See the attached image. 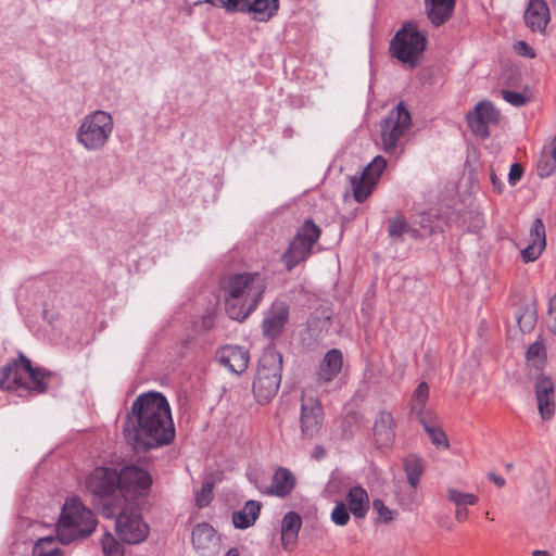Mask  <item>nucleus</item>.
Returning <instances> with one entry per match:
<instances>
[{
	"label": "nucleus",
	"instance_id": "obj_1",
	"mask_svg": "<svg viewBox=\"0 0 556 556\" xmlns=\"http://www.w3.org/2000/svg\"><path fill=\"white\" fill-rule=\"evenodd\" d=\"M123 434L136 453L170 444L175 439V427L167 399L154 391L138 395L126 414Z\"/></svg>",
	"mask_w": 556,
	"mask_h": 556
},
{
	"label": "nucleus",
	"instance_id": "obj_2",
	"mask_svg": "<svg viewBox=\"0 0 556 556\" xmlns=\"http://www.w3.org/2000/svg\"><path fill=\"white\" fill-rule=\"evenodd\" d=\"M223 291L227 315L242 321L261 302L265 282L258 273L233 274L223 280Z\"/></svg>",
	"mask_w": 556,
	"mask_h": 556
},
{
	"label": "nucleus",
	"instance_id": "obj_3",
	"mask_svg": "<svg viewBox=\"0 0 556 556\" xmlns=\"http://www.w3.org/2000/svg\"><path fill=\"white\" fill-rule=\"evenodd\" d=\"M51 372L33 367L31 362L23 353H18L17 359L8 362L0 371V389L4 391H17L25 389L43 393L48 389Z\"/></svg>",
	"mask_w": 556,
	"mask_h": 556
},
{
	"label": "nucleus",
	"instance_id": "obj_4",
	"mask_svg": "<svg viewBox=\"0 0 556 556\" xmlns=\"http://www.w3.org/2000/svg\"><path fill=\"white\" fill-rule=\"evenodd\" d=\"M97 523L92 510L80 498L72 497L62 507L55 532L62 544H70L91 535Z\"/></svg>",
	"mask_w": 556,
	"mask_h": 556
},
{
	"label": "nucleus",
	"instance_id": "obj_5",
	"mask_svg": "<svg viewBox=\"0 0 556 556\" xmlns=\"http://www.w3.org/2000/svg\"><path fill=\"white\" fill-rule=\"evenodd\" d=\"M119 478L118 470L109 467H97L87 478V489L106 518L115 517L122 504Z\"/></svg>",
	"mask_w": 556,
	"mask_h": 556
},
{
	"label": "nucleus",
	"instance_id": "obj_6",
	"mask_svg": "<svg viewBox=\"0 0 556 556\" xmlns=\"http://www.w3.org/2000/svg\"><path fill=\"white\" fill-rule=\"evenodd\" d=\"M282 356L274 348L264 350L253 381V393L261 404L268 403L278 392L281 382Z\"/></svg>",
	"mask_w": 556,
	"mask_h": 556
},
{
	"label": "nucleus",
	"instance_id": "obj_7",
	"mask_svg": "<svg viewBox=\"0 0 556 556\" xmlns=\"http://www.w3.org/2000/svg\"><path fill=\"white\" fill-rule=\"evenodd\" d=\"M113 128L111 114L97 110L83 118L76 132V140L88 151H99L109 142Z\"/></svg>",
	"mask_w": 556,
	"mask_h": 556
},
{
	"label": "nucleus",
	"instance_id": "obj_8",
	"mask_svg": "<svg viewBox=\"0 0 556 556\" xmlns=\"http://www.w3.org/2000/svg\"><path fill=\"white\" fill-rule=\"evenodd\" d=\"M320 233V228L312 219L304 222L281 256V261L285 263L288 271H291L298 264L311 255L312 249L318 241Z\"/></svg>",
	"mask_w": 556,
	"mask_h": 556
},
{
	"label": "nucleus",
	"instance_id": "obj_9",
	"mask_svg": "<svg viewBox=\"0 0 556 556\" xmlns=\"http://www.w3.org/2000/svg\"><path fill=\"white\" fill-rule=\"evenodd\" d=\"M412 125L410 113L403 101H400L389 114L380 121V135L386 152L393 151Z\"/></svg>",
	"mask_w": 556,
	"mask_h": 556
},
{
	"label": "nucleus",
	"instance_id": "obj_10",
	"mask_svg": "<svg viewBox=\"0 0 556 556\" xmlns=\"http://www.w3.org/2000/svg\"><path fill=\"white\" fill-rule=\"evenodd\" d=\"M116 531L118 536L129 544H138L146 540L149 527L142 520L138 506L129 503L121 508L116 516Z\"/></svg>",
	"mask_w": 556,
	"mask_h": 556
},
{
	"label": "nucleus",
	"instance_id": "obj_11",
	"mask_svg": "<svg viewBox=\"0 0 556 556\" xmlns=\"http://www.w3.org/2000/svg\"><path fill=\"white\" fill-rule=\"evenodd\" d=\"M390 55L410 68L417 64V23L406 22L390 41Z\"/></svg>",
	"mask_w": 556,
	"mask_h": 556
},
{
	"label": "nucleus",
	"instance_id": "obj_12",
	"mask_svg": "<svg viewBox=\"0 0 556 556\" xmlns=\"http://www.w3.org/2000/svg\"><path fill=\"white\" fill-rule=\"evenodd\" d=\"M386 166V159L378 155L363 169L359 175L351 177L350 182L353 197L356 202L363 203L368 199Z\"/></svg>",
	"mask_w": 556,
	"mask_h": 556
},
{
	"label": "nucleus",
	"instance_id": "obj_13",
	"mask_svg": "<svg viewBox=\"0 0 556 556\" xmlns=\"http://www.w3.org/2000/svg\"><path fill=\"white\" fill-rule=\"evenodd\" d=\"M324 409L312 390H304L301 399V433L304 439L314 438L321 429Z\"/></svg>",
	"mask_w": 556,
	"mask_h": 556
},
{
	"label": "nucleus",
	"instance_id": "obj_14",
	"mask_svg": "<svg viewBox=\"0 0 556 556\" xmlns=\"http://www.w3.org/2000/svg\"><path fill=\"white\" fill-rule=\"evenodd\" d=\"M501 121V112L489 100H482L467 113V123L471 132L485 139L490 136L489 127L497 125Z\"/></svg>",
	"mask_w": 556,
	"mask_h": 556
},
{
	"label": "nucleus",
	"instance_id": "obj_15",
	"mask_svg": "<svg viewBox=\"0 0 556 556\" xmlns=\"http://www.w3.org/2000/svg\"><path fill=\"white\" fill-rule=\"evenodd\" d=\"M121 484V501L128 497L143 496L150 489V473L137 466H126L118 471Z\"/></svg>",
	"mask_w": 556,
	"mask_h": 556
},
{
	"label": "nucleus",
	"instance_id": "obj_16",
	"mask_svg": "<svg viewBox=\"0 0 556 556\" xmlns=\"http://www.w3.org/2000/svg\"><path fill=\"white\" fill-rule=\"evenodd\" d=\"M288 320L289 306L282 301H275L263 319V334L270 340L279 338Z\"/></svg>",
	"mask_w": 556,
	"mask_h": 556
},
{
	"label": "nucleus",
	"instance_id": "obj_17",
	"mask_svg": "<svg viewBox=\"0 0 556 556\" xmlns=\"http://www.w3.org/2000/svg\"><path fill=\"white\" fill-rule=\"evenodd\" d=\"M538 410L543 420H549L555 415V386L551 378L539 377L534 384Z\"/></svg>",
	"mask_w": 556,
	"mask_h": 556
},
{
	"label": "nucleus",
	"instance_id": "obj_18",
	"mask_svg": "<svg viewBox=\"0 0 556 556\" xmlns=\"http://www.w3.org/2000/svg\"><path fill=\"white\" fill-rule=\"evenodd\" d=\"M343 366V353L339 349H331L327 351L320 361L316 380L319 386L328 384L339 376Z\"/></svg>",
	"mask_w": 556,
	"mask_h": 556
},
{
	"label": "nucleus",
	"instance_id": "obj_19",
	"mask_svg": "<svg viewBox=\"0 0 556 556\" xmlns=\"http://www.w3.org/2000/svg\"><path fill=\"white\" fill-rule=\"evenodd\" d=\"M419 425L422 426L425 433L437 450L450 448L448 438L438 416L419 409Z\"/></svg>",
	"mask_w": 556,
	"mask_h": 556
},
{
	"label": "nucleus",
	"instance_id": "obj_20",
	"mask_svg": "<svg viewBox=\"0 0 556 556\" xmlns=\"http://www.w3.org/2000/svg\"><path fill=\"white\" fill-rule=\"evenodd\" d=\"M191 539L194 548L200 552L202 556H212L218 549L216 531L206 522L198 523L193 528Z\"/></svg>",
	"mask_w": 556,
	"mask_h": 556
},
{
	"label": "nucleus",
	"instance_id": "obj_21",
	"mask_svg": "<svg viewBox=\"0 0 556 556\" xmlns=\"http://www.w3.org/2000/svg\"><path fill=\"white\" fill-rule=\"evenodd\" d=\"M217 358L231 372L241 374L248 368L250 355L244 348L226 345L218 350Z\"/></svg>",
	"mask_w": 556,
	"mask_h": 556
},
{
	"label": "nucleus",
	"instance_id": "obj_22",
	"mask_svg": "<svg viewBox=\"0 0 556 556\" xmlns=\"http://www.w3.org/2000/svg\"><path fill=\"white\" fill-rule=\"evenodd\" d=\"M525 23L532 31L544 33L551 21L549 8L545 0H530L525 11Z\"/></svg>",
	"mask_w": 556,
	"mask_h": 556
},
{
	"label": "nucleus",
	"instance_id": "obj_23",
	"mask_svg": "<svg viewBox=\"0 0 556 556\" xmlns=\"http://www.w3.org/2000/svg\"><path fill=\"white\" fill-rule=\"evenodd\" d=\"M546 245L545 227L540 218L534 219L530 228V242L521 250L522 260L534 262L543 252Z\"/></svg>",
	"mask_w": 556,
	"mask_h": 556
},
{
	"label": "nucleus",
	"instance_id": "obj_24",
	"mask_svg": "<svg viewBox=\"0 0 556 556\" xmlns=\"http://www.w3.org/2000/svg\"><path fill=\"white\" fill-rule=\"evenodd\" d=\"M278 8V0H240L238 12L252 13L255 21L267 22L277 13Z\"/></svg>",
	"mask_w": 556,
	"mask_h": 556
},
{
	"label": "nucleus",
	"instance_id": "obj_25",
	"mask_svg": "<svg viewBox=\"0 0 556 556\" xmlns=\"http://www.w3.org/2000/svg\"><path fill=\"white\" fill-rule=\"evenodd\" d=\"M355 519L366 518L370 509V498L366 489L362 485L351 486L344 502Z\"/></svg>",
	"mask_w": 556,
	"mask_h": 556
},
{
	"label": "nucleus",
	"instance_id": "obj_26",
	"mask_svg": "<svg viewBox=\"0 0 556 556\" xmlns=\"http://www.w3.org/2000/svg\"><path fill=\"white\" fill-rule=\"evenodd\" d=\"M456 0H425L428 20L434 26L447 22L454 12Z\"/></svg>",
	"mask_w": 556,
	"mask_h": 556
},
{
	"label": "nucleus",
	"instance_id": "obj_27",
	"mask_svg": "<svg viewBox=\"0 0 556 556\" xmlns=\"http://www.w3.org/2000/svg\"><path fill=\"white\" fill-rule=\"evenodd\" d=\"M394 419L391 413L381 412L374 425V438L379 447L389 446L394 439Z\"/></svg>",
	"mask_w": 556,
	"mask_h": 556
},
{
	"label": "nucleus",
	"instance_id": "obj_28",
	"mask_svg": "<svg viewBox=\"0 0 556 556\" xmlns=\"http://www.w3.org/2000/svg\"><path fill=\"white\" fill-rule=\"evenodd\" d=\"M302 526V518L295 511H289L281 521V541L286 549H290L296 542Z\"/></svg>",
	"mask_w": 556,
	"mask_h": 556
},
{
	"label": "nucleus",
	"instance_id": "obj_29",
	"mask_svg": "<svg viewBox=\"0 0 556 556\" xmlns=\"http://www.w3.org/2000/svg\"><path fill=\"white\" fill-rule=\"evenodd\" d=\"M294 486V475L287 468H279L273 476L271 484L267 493L286 497L293 491Z\"/></svg>",
	"mask_w": 556,
	"mask_h": 556
},
{
	"label": "nucleus",
	"instance_id": "obj_30",
	"mask_svg": "<svg viewBox=\"0 0 556 556\" xmlns=\"http://www.w3.org/2000/svg\"><path fill=\"white\" fill-rule=\"evenodd\" d=\"M262 504L257 501H248L242 509L232 513V523L237 529L252 527L260 516Z\"/></svg>",
	"mask_w": 556,
	"mask_h": 556
},
{
	"label": "nucleus",
	"instance_id": "obj_31",
	"mask_svg": "<svg viewBox=\"0 0 556 556\" xmlns=\"http://www.w3.org/2000/svg\"><path fill=\"white\" fill-rule=\"evenodd\" d=\"M59 544H62L58 539V534L55 536L48 535L40 538L36 541L33 546L31 556H63L62 549L59 547Z\"/></svg>",
	"mask_w": 556,
	"mask_h": 556
},
{
	"label": "nucleus",
	"instance_id": "obj_32",
	"mask_svg": "<svg viewBox=\"0 0 556 556\" xmlns=\"http://www.w3.org/2000/svg\"><path fill=\"white\" fill-rule=\"evenodd\" d=\"M446 500L454 504L455 507H468L478 503L479 497L473 493L463 492L456 488L446 490Z\"/></svg>",
	"mask_w": 556,
	"mask_h": 556
},
{
	"label": "nucleus",
	"instance_id": "obj_33",
	"mask_svg": "<svg viewBox=\"0 0 556 556\" xmlns=\"http://www.w3.org/2000/svg\"><path fill=\"white\" fill-rule=\"evenodd\" d=\"M388 235L392 239H402L406 232L415 233L404 216L399 215L388 219Z\"/></svg>",
	"mask_w": 556,
	"mask_h": 556
},
{
	"label": "nucleus",
	"instance_id": "obj_34",
	"mask_svg": "<svg viewBox=\"0 0 556 556\" xmlns=\"http://www.w3.org/2000/svg\"><path fill=\"white\" fill-rule=\"evenodd\" d=\"M372 509L377 513V521L379 523H390L393 521L396 516L397 511L390 509L388 506H386L384 502L380 498H375L372 501Z\"/></svg>",
	"mask_w": 556,
	"mask_h": 556
},
{
	"label": "nucleus",
	"instance_id": "obj_35",
	"mask_svg": "<svg viewBox=\"0 0 556 556\" xmlns=\"http://www.w3.org/2000/svg\"><path fill=\"white\" fill-rule=\"evenodd\" d=\"M102 549L105 556H123L124 547L116 541V539L109 532L102 538Z\"/></svg>",
	"mask_w": 556,
	"mask_h": 556
},
{
	"label": "nucleus",
	"instance_id": "obj_36",
	"mask_svg": "<svg viewBox=\"0 0 556 556\" xmlns=\"http://www.w3.org/2000/svg\"><path fill=\"white\" fill-rule=\"evenodd\" d=\"M351 511L344 502H338L331 511V521L339 526H346L351 519Z\"/></svg>",
	"mask_w": 556,
	"mask_h": 556
},
{
	"label": "nucleus",
	"instance_id": "obj_37",
	"mask_svg": "<svg viewBox=\"0 0 556 556\" xmlns=\"http://www.w3.org/2000/svg\"><path fill=\"white\" fill-rule=\"evenodd\" d=\"M213 488L214 482L211 480H205L202 483L201 490L197 493L195 496V505L199 508H203L211 503L213 500Z\"/></svg>",
	"mask_w": 556,
	"mask_h": 556
},
{
	"label": "nucleus",
	"instance_id": "obj_38",
	"mask_svg": "<svg viewBox=\"0 0 556 556\" xmlns=\"http://www.w3.org/2000/svg\"><path fill=\"white\" fill-rule=\"evenodd\" d=\"M517 323L522 332H529L535 326L536 315L532 311L525 312L517 318Z\"/></svg>",
	"mask_w": 556,
	"mask_h": 556
},
{
	"label": "nucleus",
	"instance_id": "obj_39",
	"mask_svg": "<svg viewBox=\"0 0 556 556\" xmlns=\"http://www.w3.org/2000/svg\"><path fill=\"white\" fill-rule=\"evenodd\" d=\"M501 94L506 102L516 108L523 106L527 103V98L520 92L503 89Z\"/></svg>",
	"mask_w": 556,
	"mask_h": 556
},
{
	"label": "nucleus",
	"instance_id": "obj_40",
	"mask_svg": "<svg viewBox=\"0 0 556 556\" xmlns=\"http://www.w3.org/2000/svg\"><path fill=\"white\" fill-rule=\"evenodd\" d=\"M546 323L548 329L556 334V294L549 300Z\"/></svg>",
	"mask_w": 556,
	"mask_h": 556
},
{
	"label": "nucleus",
	"instance_id": "obj_41",
	"mask_svg": "<svg viewBox=\"0 0 556 556\" xmlns=\"http://www.w3.org/2000/svg\"><path fill=\"white\" fill-rule=\"evenodd\" d=\"M240 0H204L205 3H211L214 7L225 8L227 12H238Z\"/></svg>",
	"mask_w": 556,
	"mask_h": 556
},
{
	"label": "nucleus",
	"instance_id": "obj_42",
	"mask_svg": "<svg viewBox=\"0 0 556 556\" xmlns=\"http://www.w3.org/2000/svg\"><path fill=\"white\" fill-rule=\"evenodd\" d=\"M405 471L408 478V482L413 488L417 486V464L415 459H406L405 464Z\"/></svg>",
	"mask_w": 556,
	"mask_h": 556
},
{
	"label": "nucleus",
	"instance_id": "obj_43",
	"mask_svg": "<svg viewBox=\"0 0 556 556\" xmlns=\"http://www.w3.org/2000/svg\"><path fill=\"white\" fill-rule=\"evenodd\" d=\"M545 354V346L542 342L540 341H535L534 343H532L529 349H528V352H527V357L529 359H536V358H542Z\"/></svg>",
	"mask_w": 556,
	"mask_h": 556
},
{
	"label": "nucleus",
	"instance_id": "obj_44",
	"mask_svg": "<svg viewBox=\"0 0 556 556\" xmlns=\"http://www.w3.org/2000/svg\"><path fill=\"white\" fill-rule=\"evenodd\" d=\"M515 50L518 54L528 56V58H535L534 50L523 40L517 41L515 45Z\"/></svg>",
	"mask_w": 556,
	"mask_h": 556
},
{
	"label": "nucleus",
	"instance_id": "obj_45",
	"mask_svg": "<svg viewBox=\"0 0 556 556\" xmlns=\"http://www.w3.org/2000/svg\"><path fill=\"white\" fill-rule=\"evenodd\" d=\"M523 174V169L520 164H513L509 169L508 174V180L510 185H515L517 181L521 179V176Z\"/></svg>",
	"mask_w": 556,
	"mask_h": 556
},
{
	"label": "nucleus",
	"instance_id": "obj_46",
	"mask_svg": "<svg viewBox=\"0 0 556 556\" xmlns=\"http://www.w3.org/2000/svg\"><path fill=\"white\" fill-rule=\"evenodd\" d=\"M552 159L554 161V164L555 166L551 167V168H545L542 166V162L539 163V166H538V169H539V174L540 176H548L551 175V173L553 172V169L556 167V142H555V147H554V150L552 152Z\"/></svg>",
	"mask_w": 556,
	"mask_h": 556
},
{
	"label": "nucleus",
	"instance_id": "obj_47",
	"mask_svg": "<svg viewBox=\"0 0 556 556\" xmlns=\"http://www.w3.org/2000/svg\"><path fill=\"white\" fill-rule=\"evenodd\" d=\"M468 518L467 507H455V519L458 522H464Z\"/></svg>",
	"mask_w": 556,
	"mask_h": 556
},
{
	"label": "nucleus",
	"instance_id": "obj_48",
	"mask_svg": "<svg viewBox=\"0 0 556 556\" xmlns=\"http://www.w3.org/2000/svg\"><path fill=\"white\" fill-rule=\"evenodd\" d=\"M491 181H492V185L494 187V190L497 192V193H501L503 191V188H504V185L503 182L496 177L495 174H492L491 175Z\"/></svg>",
	"mask_w": 556,
	"mask_h": 556
},
{
	"label": "nucleus",
	"instance_id": "obj_49",
	"mask_svg": "<svg viewBox=\"0 0 556 556\" xmlns=\"http://www.w3.org/2000/svg\"><path fill=\"white\" fill-rule=\"evenodd\" d=\"M489 478L498 488H502L505 485V479L501 476H497L495 473H490Z\"/></svg>",
	"mask_w": 556,
	"mask_h": 556
},
{
	"label": "nucleus",
	"instance_id": "obj_50",
	"mask_svg": "<svg viewBox=\"0 0 556 556\" xmlns=\"http://www.w3.org/2000/svg\"><path fill=\"white\" fill-rule=\"evenodd\" d=\"M428 392H429V388H428L427 383L420 382L419 390H418L419 401L422 399H426L428 396Z\"/></svg>",
	"mask_w": 556,
	"mask_h": 556
},
{
	"label": "nucleus",
	"instance_id": "obj_51",
	"mask_svg": "<svg viewBox=\"0 0 556 556\" xmlns=\"http://www.w3.org/2000/svg\"><path fill=\"white\" fill-rule=\"evenodd\" d=\"M418 40H419V53H420L426 47V37L420 31H419Z\"/></svg>",
	"mask_w": 556,
	"mask_h": 556
},
{
	"label": "nucleus",
	"instance_id": "obj_52",
	"mask_svg": "<svg viewBox=\"0 0 556 556\" xmlns=\"http://www.w3.org/2000/svg\"><path fill=\"white\" fill-rule=\"evenodd\" d=\"M315 456H316V458H320V457L325 456V451L321 446L315 447Z\"/></svg>",
	"mask_w": 556,
	"mask_h": 556
},
{
	"label": "nucleus",
	"instance_id": "obj_53",
	"mask_svg": "<svg viewBox=\"0 0 556 556\" xmlns=\"http://www.w3.org/2000/svg\"><path fill=\"white\" fill-rule=\"evenodd\" d=\"M424 358L427 363H429L430 366H432L437 363V357H432L429 354H425Z\"/></svg>",
	"mask_w": 556,
	"mask_h": 556
},
{
	"label": "nucleus",
	"instance_id": "obj_54",
	"mask_svg": "<svg viewBox=\"0 0 556 556\" xmlns=\"http://www.w3.org/2000/svg\"><path fill=\"white\" fill-rule=\"evenodd\" d=\"M532 556H552L547 551L535 549L532 553Z\"/></svg>",
	"mask_w": 556,
	"mask_h": 556
},
{
	"label": "nucleus",
	"instance_id": "obj_55",
	"mask_svg": "<svg viewBox=\"0 0 556 556\" xmlns=\"http://www.w3.org/2000/svg\"><path fill=\"white\" fill-rule=\"evenodd\" d=\"M225 556H240V554L237 548H230Z\"/></svg>",
	"mask_w": 556,
	"mask_h": 556
},
{
	"label": "nucleus",
	"instance_id": "obj_56",
	"mask_svg": "<svg viewBox=\"0 0 556 556\" xmlns=\"http://www.w3.org/2000/svg\"><path fill=\"white\" fill-rule=\"evenodd\" d=\"M336 480H337V478H336V477H332V478L330 479V481H329V483H328V488H329V489H331V488H333V486H334Z\"/></svg>",
	"mask_w": 556,
	"mask_h": 556
},
{
	"label": "nucleus",
	"instance_id": "obj_57",
	"mask_svg": "<svg viewBox=\"0 0 556 556\" xmlns=\"http://www.w3.org/2000/svg\"><path fill=\"white\" fill-rule=\"evenodd\" d=\"M418 472H419V476H420V475H421V472H422V468H421V466H420V465H419Z\"/></svg>",
	"mask_w": 556,
	"mask_h": 556
}]
</instances>
